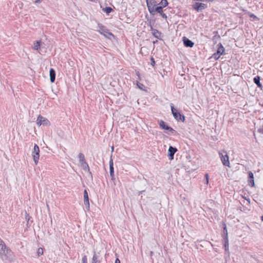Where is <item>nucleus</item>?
Masks as SVG:
<instances>
[{
	"instance_id": "nucleus-1",
	"label": "nucleus",
	"mask_w": 263,
	"mask_h": 263,
	"mask_svg": "<svg viewBox=\"0 0 263 263\" xmlns=\"http://www.w3.org/2000/svg\"><path fill=\"white\" fill-rule=\"evenodd\" d=\"M221 237L222 238V243L223 245V247L225 250V263H230V255L229 252V238H228V231L227 229L226 225L224 223L223 230L221 233Z\"/></svg>"
},
{
	"instance_id": "nucleus-2",
	"label": "nucleus",
	"mask_w": 263,
	"mask_h": 263,
	"mask_svg": "<svg viewBox=\"0 0 263 263\" xmlns=\"http://www.w3.org/2000/svg\"><path fill=\"white\" fill-rule=\"evenodd\" d=\"M0 256L3 260L11 261L14 258L13 253L8 247L0 253Z\"/></svg>"
},
{
	"instance_id": "nucleus-3",
	"label": "nucleus",
	"mask_w": 263,
	"mask_h": 263,
	"mask_svg": "<svg viewBox=\"0 0 263 263\" xmlns=\"http://www.w3.org/2000/svg\"><path fill=\"white\" fill-rule=\"evenodd\" d=\"M97 31L107 38L110 39V36L114 37V34L102 24L98 23Z\"/></svg>"
},
{
	"instance_id": "nucleus-4",
	"label": "nucleus",
	"mask_w": 263,
	"mask_h": 263,
	"mask_svg": "<svg viewBox=\"0 0 263 263\" xmlns=\"http://www.w3.org/2000/svg\"><path fill=\"white\" fill-rule=\"evenodd\" d=\"M171 108L173 117L177 121H181L182 122H184L185 116L181 114L180 111H178V110L174 107L173 104H171Z\"/></svg>"
},
{
	"instance_id": "nucleus-5",
	"label": "nucleus",
	"mask_w": 263,
	"mask_h": 263,
	"mask_svg": "<svg viewBox=\"0 0 263 263\" xmlns=\"http://www.w3.org/2000/svg\"><path fill=\"white\" fill-rule=\"evenodd\" d=\"M146 5L150 14L154 15V9L158 4L155 0H146Z\"/></svg>"
},
{
	"instance_id": "nucleus-6",
	"label": "nucleus",
	"mask_w": 263,
	"mask_h": 263,
	"mask_svg": "<svg viewBox=\"0 0 263 263\" xmlns=\"http://www.w3.org/2000/svg\"><path fill=\"white\" fill-rule=\"evenodd\" d=\"M40 148L37 144H35L33 151L32 152V156L35 164H37L40 157Z\"/></svg>"
},
{
	"instance_id": "nucleus-7",
	"label": "nucleus",
	"mask_w": 263,
	"mask_h": 263,
	"mask_svg": "<svg viewBox=\"0 0 263 263\" xmlns=\"http://www.w3.org/2000/svg\"><path fill=\"white\" fill-rule=\"evenodd\" d=\"M36 123L38 125L40 126L43 125L44 126H48L50 125V121L46 118L39 115L36 120Z\"/></svg>"
},
{
	"instance_id": "nucleus-8",
	"label": "nucleus",
	"mask_w": 263,
	"mask_h": 263,
	"mask_svg": "<svg viewBox=\"0 0 263 263\" xmlns=\"http://www.w3.org/2000/svg\"><path fill=\"white\" fill-rule=\"evenodd\" d=\"M193 9L197 12H200L202 10L206 9L208 6L206 4L204 3L196 2L193 6Z\"/></svg>"
},
{
	"instance_id": "nucleus-9",
	"label": "nucleus",
	"mask_w": 263,
	"mask_h": 263,
	"mask_svg": "<svg viewBox=\"0 0 263 263\" xmlns=\"http://www.w3.org/2000/svg\"><path fill=\"white\" fill-rule=\"evenodd\" d=\"M159 126L160 128L166 130L172 133H175L176 131L172 128L171 126H168L164 121L163 120H160L159 122Z\"/></svg>"
},
{
	"instance_id": "nucleus-10",
	"label": "nucleus",
	"mask_w": 263,
	"mask_h": 263,
	"mask_svg": "<svg viewBox=\"0 0 263 263\" xmlns=\"http://www.w3.org/2000/svg\"><path fill=\"white\" fill-rule=\"evenodd\" d=\"M224 155L222 153H219L220 158L222 164L227 166H230V162L229 159V156L226 152H224Z\"/></svg>"
},
{
	"instance_id": "nucleus-11",
	"label": "nucleus",
	"mask_w": 263,
	"mask_h": 263,
	"mask_svg": "<svg viewBox=\"0 0 263 263\" xmlns=\"http://www.w3.org/2000/svg\"><path fill=\"white\" fill-rule=\"evenodd\" d=\"M177 151L176 147L170 146L168 150V157L170 160H172L174 158V154Z\"/></svg>"
},
{
	"instance_id": "nucleus-12",
	"label": "nucleus",
	"mask_w": 263,
	"mask_h": 263,
	"mask_svg": "<svg viewBox=\"0 0 263 263\" xmlns=\"http://www.w3.org/2000/svg\"><path fill=\"white\" fill-rule=\"evenodd\" d=\"M84 204L85 206L86 209L87 210H89V197L88 193L86 190H85L84 191Z\"/></svg>"
},
{
	"instance_id": "nucleus-13",
	"label": "nucleus",
	"mask_w": 263,
	"mask_h": 263,
	"mask_svg": "<svg viewBox=\"0 0 263 263\" xmlns=\"http://www.w3.org/2000/svg\"><path fill=\"white\" fill-rule=\"evenodd\" d=\"M184 45L186 47H193L194 43L186 37H183L182 39Z\"/></svg>"
},
{
	"instance_id": "nucleus-14",
	"label": "nucleus",
	"mask_w": 263,
	"mask_h": 263,
	"mask_svg": "<svg viewBox=\"0 0 263 263\" xmlns=\"http://www.w3.org/2000/svg\"><path fill=\"white\" fill-rule=\"evenodd\" d=\"M248 184L251 187L254 186V175L252 172H249L248 173Z\"/></svg>"
},
{
	"instance_id": "nucleus-15",
	"label": "nucleus",
	"mask_w": 263,
	"mask_h": 263,
	"mask_svg": "<svg viewBox=\"0 0 263 263\" xmlns=\"http://www.w3.org/2000/svg\"><path fill=\"white\" fill-rule=\"evenodd\" d=\"M260 77L259 76H257L253 79L254 83L258 87L262 89V84L260 82Z\"/></svg>"
},
{
	"instance_id": "nucleus-16",
	"label": "nucleus",
	"mask_w": 263,
	"mask_h": 263,
	"mask_svg": "<svg viewBox=\"0 0 263 263\" xmlns=\"http://www.w3.org/2000/svg\"><path fill=\"white\" fill-rule=\"evenodd\" d=\"M49 74L51 82H54L55 79V71L53 68H50L49 70Z\"/></svg>"
},
{
	"instance_id": "nucleus-17",
	"label": "nucleus",
	"mask_w": 263,
	"mask_h": 263,
	"mask_svg": "<svg viewBox=\"0 0 263 263\" xmlns=\"http://www.w3.org/2000/svg\"><path fill=\"white\" fill-rule=\"evenodd\" d=\"M151 30L153 31V35L157 39H160L161 32L158 30L154 29L152 26H151Z\"/></svg>"
},
{
	"instance_id": "nucleus-18",
	"label": "nucleus",
	"mask_w": 263,
	"mask_h": 263,
	"mask_svg": "<svg viewBox=\"0 0 263 263\" xmlns=\"http://www.w3.org/2000/svg\"><path fill=\"white\" fill-rule=\"evenodd\" d=\"M81 164L82 167L84 169V170L89 172V174L91 175V177L92 178V176L91 172L89 171H90L89 167L88 164L87 163V162L86 161L84 162H83V163H81Z\"/></svg>"
},
{
	"instance_id": "nucleus-19",
	"label": "nucleus",
	"mask_w": 263,
	"mask_h": 263,
	"mask_svg": "<svg viewBox=\"0 0 263 263\" xmlns=\"http://www.w3.org/2000/svg\"><path fill=\"white\" fill-rule=\"evenodd\" d=\"M41 41H36L34 43L33 48L35 50H39L41 48Z\"/></svg>"
},
{
	"instance_id": "nucleus-20",
	"label": "nucleus",
	"mask_w": 263,
	"mask_h": 263,
	"mask_svg": "<svg viewBox=\"0 0 263 263\" xmlns=\"http://www.w3.org/2000/svg\"><path fill=\"white\" fill-rule=\"evenodd\" d=\"M8 247L6 246L4 241L1 238H0V253L5 250Z\"/></svg>"
},
{
	"instance_id": "nucleus-21",
	"label": "nucleus",
	"mask_w": 263,
	"mask_h": 263,
	"mask_svg": "<svg viewBox=\"0 0 263 263\" xmlns=\"http://www.w3.org/2000/svg\"><path fill=\"white\" fill-rule=\"evenodd\" d=\"M163 6H157V5L156 7H155V8H154V15H155L156 12L160 14L162 12H163Z\"/></svg>"
},
{
	"instance_id": "nucleus-22",
	"label": "nucleus",
	"mask_w": 263,
	"mask_h": 263,
	"mask_svg": "<svg viewBox=\"0 0 263 263\" xmlns=\"http://www.w3.org/2000/svg\"><path fill=\"white\" fill-rule=\"evenodd\" d=\"M99 256L95 252L92 258L91 263H100V261L99 260Z\"/></svg>"
},
{
	"instance_id": "nucleus-23",
	"label": "nucleus",
	"mask_w": 263,
	"mask_h": 263,
	"mask_svg": "<svg viewBox=\"0 0 263 263\" xmlns=\"http://www.w3.org/2000/svg\"><path fill=\"white\" fill-rule=\"evenodd\" d=\"M218 46H219V47L217 49V52L219 54L221 55L224 51V48L222 46L221 44L218 45Z\"/></svg>"
},
{
	"instance_id": "nucleus-24",
	"label": "nucleus",
	"mask_w": 263,
	"mask_h": 263,
	"mask_svg": "<svg viewBox=\"0 0 263 263\" xmlns=\"http://www.w3.org/2000/svg\"><path fill=\"white\" fill-rule=\"evenodd\" d=\"M137 86L138 88L142 90H145V86L142 83L137 81Z\"/></svg>"
},
{
	"instance_id": "nucleus-25",
	"label": "nucleus",
	"mask_w": 263,
	"mask_h": 263,
	"mask_svg": "<svg viewBox=\"0 0 263 263\" xmlns=\"http://www.w3.org/2000/svg\"><path fill=\"white\" fill-rule=\"evenodd\" d=\"M103 11L107 14H109L113 11V9L110 7H106L103 9Z\"/></svg>"
},
{
	"instance_id": "nucleus-26",
	"label": "nucleus",
	"mask_w": 263,
	"mask_h": 263,
	"mask_svg": "<svg viewBox=\"0 0 263 263\" xmlns=\"http://www.w3.org/2000/svg\"><path fill=\"white\" fill-rule=\"evenodd\" d=\"M168 2L167 0H161L160 3L158 5H160L161 6H163V8L166 7L168 5Z\"/></svg>"
},
{
	"instance_id": "nucleus-27",
	"label": "nucleus",
	"mask_w": 263,
	"mask_h": 263,
	"mask_svg": "<svg viewBox=\"0 0 263 263\" xmlns=\"http://www.w3.org/2000/svg\"><path fill=\"white\" fill-rule=\"evenodd\" d=\"M79 158L80 162L81 164L83 163V162H85V156H84V154H83L82 153L79 154Z\"/></svg>"
},
{
	"instance_id": "nucleus-28",
	"label": "nucleus",
	"mask_w": 263,
	"mask_h": 263,
	"mask_svg": "<svg viewBox=\"0 0 263 263\" xmlns=\"http://www.w3.org/2000/svg\"><path fill=\"white\" fill-rule=\"evenodd\" d=\"M248 15L249 16L251 17V18H253L254 19H255L257 21H259V18L258 17H257L255 15H254L253 13H251V12H249L248 13Z\"/></svg>"
},
{
	"instance_id": "nucleus-29",
	"label": "nucleus",
	"mask_w": 263,
	"mask_h": 263,
	"mask_svg": "<svg viewBox=\"0 0 263 263\" xmlns=\"http://www.w3.org/2000/svg\"><path fill=\"white\" fill-rule=\"evenodd\" d=\"M109 173H110V176L111 177V179H112L114 178V167L109 168Z\"/></svg>"
},
{
	"instance_id": "nucleus-30",
	"label": "nucleus",
	"mask_w": 263,
	"mask_h": 263,
	"mask_svg": "<svg viewBox=\"0 0 263 263\" xmlns=\"http://www.w3.org/2000/svg\"><path fill=\"white\" fill-rule=\"evenodd\" d=\"M220 55L218 54L217 52L216 53H214L212 56V58H214L215 60H218L220 58Z\"/></svg>"
},
{
	"instance_id": "nucleus-31",
	"label": "nucleus",
	"mask_w": 263,
	"mask_h": 263,
	"mask_svg": "<svg viewBox=\"0 0 263 263\" xmlns=\"http://www.w3.org/2000/svg\"><path fill=\"white\" fill-rule=\"evenodd\" d=\"M37 253L38 256H40L43 254V249L42 248H40L38 249Z\"/></svg>"
},
{
	"instance_id": "nucleus-32",
	"label": "nucleus",
	"mask_w": 263,
	"mask_h": 263,
	"mask_svg": "<svg viewBox=\"0 0 263 263\" xmlns=\"http://www.w3.org/2000/svg\"><path fill=\"white\" fill-rule=\"evenodd\" d=\"M150 60H151V65L153 67L155 66V65L156 64V62H155V59H154V58L153 57H151Z\"/></svg>"
},
{
	"instance_id": "nucleus-33",
	"label": "nucleus",
	"mask_w": 263,
	"mask_h": 263,
	"mask_svg": "<svg viewBox=\"0 0 263 263\" xmlns=\"http://www.w3.org/2000/svg\"><path fill=\"white\" fill-rule=\"evenodd\" d=\"M109 164V168L114 167L113 160L111 157L110 159Z\"/></svg>"
},
{
	"instance_id": "nucleus-34",
	"label": "nucleus",
	"mask_w": 263,
	"mask_h": 263,
	"mask_svg": "<svg viewBox=\"0 0 263 263\" xmlns=\"http://www.w3.org/2000/svg\"><path fill=\"white\" fill-rule=\"evenodd\" d=\"M82 263H87V256L86 255H84L82 259Z\"/></svg>"
},
{
	"instance_id": "nucleus-35",
	"label": "nucleus",
	"mask_w": 263,
	"mask_h": 263,
	"mask_svg": "<svg viewBox=\"0 0 263 263\" xmlns=\"http://www.w3.org/2000/svg\"><path fill=\"white\" fill-rule=\"evenodd\" d=\"M160 15L164 19L167 18V15L165 13H164L163 12H162L161 13H160Z\"/></svg>"
},
{
	"instance_id": "nucleus-36",
	"label": "nucleus",
	"mask_w": 263,
	"mask_h": 263,
	"mask_svg": "<svg viewBox=\"0 0 263 263\" xmlns=\"http://www.w3.org/2000/svg\"><path fill=\"white\" fill-rule=\"evenodd\" d=\"M205 178L206 179V183L208 184V183H209V175L208 174H205Z\"/></svg>"
},
{
	"instance_id": "nucleus-37",
	"label": "nucleus",
	"mask_w": 263,
	"mask_h": 263,
	"mask_svg": "<svg viewBox=\"0 0 263 263\" xmlns=\"http://www.w3.org/2000/svg\"><path fill=\"white\" fill-rule=\"evenodd\" d=\"M225 68H226V64L223 63L221 66V70L224 69Z\"/></svg>"
},
{
	"instance_id": "nucleus-38",
	"label": "nucleus",
	"mask_w": 263,
	"mask_h": 263,
	"mask_svg": "<svg viewBox=\"0 0 263 263\" xmlns=\"http://www.w3.org/2000/svg\"><path fill=\"white\" fill-rule=\"evenodd\" d=\"M115 263H120V260L118 258L116 259Z\"/></svg>"
},
{
	"instance_id": "nucleus-39",
	"label": "nucleus",
	"mask_w": 263,
	"mask_h": 263,
	"mask_svg": "<svg viewBox=\"0 0 263 263\" xmlns=\"http://www.w3.org/2000/svg\"><path fill=\"white\" fill-rule=\"evenodd\" d=\"M136 74L138 77V79H140V73L138 71H136Z\"/></svg>"
},
{
	"instance_id": "nucleus-40",
	"label": "nucleus",
	"mask_w": 263,
	"mask_h": 263,
	"mask_svg": "<svg viewBox=\"0 0 263 263\" xmlns=\"http://www.w3.org/2000/svg\"><path fill=\"white\" fill-rule=\"evenodd\" d=\"M227 174H225V176L229 177V172H228V170H227Z\"/></svg>"
},
{
	"instance_id": "nucleus-41",
	"label": "nucleus",
	"mask_w": 263,
	"mask_h": 263,
	"mask_svg": "<svg viewBox=\"0 0 263 263\" xmlns=\"http://www.w3.org/2000/svg\"><path fill=\"white\" fill-rule=\"evenodd\" d=\"M153 253H153V251H151V252H150V255H151V256H153Z\"/></svg>"
},
{
	"instance_id": "nucleus-42",
	"label": "nucleus",
	"mask_w": 263,
	"mask_h": 263,
	"mask_svg": "<svg viewBox=\"0 0 263 263\" xmlns=\"http://www.w3.org/2000/svg\"><path fill=\"white\" fill-rule=\"evenodd\" d=\"M41 2V0H36L35 1V3H40Z\"/></svg>"
},
{
	"instance_id": "nucleus-43",
	"label": "nucleus",
	"mask_w": 263,
	"mask_h": 263,
	"mask_svg": "<svg viewBox=\"0 0 263 263\" xmlns=\"http://www.w3.org/2000/svg\"><path fill=\"white\" fill-rule=\"evenodd\" d=\"M261 220L263 221V216H261Z\"/></svg>"
},
{
	"instance_id": "nucleus-44",
	"label": "nucleus",
	"mask_w": 263,
	"mask_h": 263,
	"mask_svg": "<svg viewBox=\"0 0 263 263\" xmlns=\"http://www.w3.org/2000/svg\"><path fill=\"white\" fill-rule=\"evenodd\" d=\"M144 192V191H140V193H143V192Z\"/></svg>"
},
{
	"instance_id": "nucleus-45",
	"label": "nucleus",
	"mask_w": 263,
	"mask_h": 263,
	"mask_svg": "<svg viewBox=\"0 0 263 263\" xmlns=\"http://www.w3.org/2000/svg\"><path fill=\"white\" fill-rule=\"evenodd\" d=\"M111 149H112V151L114 150V147L113 146L111 147Z\"/></svg>"
}]
</instances>
